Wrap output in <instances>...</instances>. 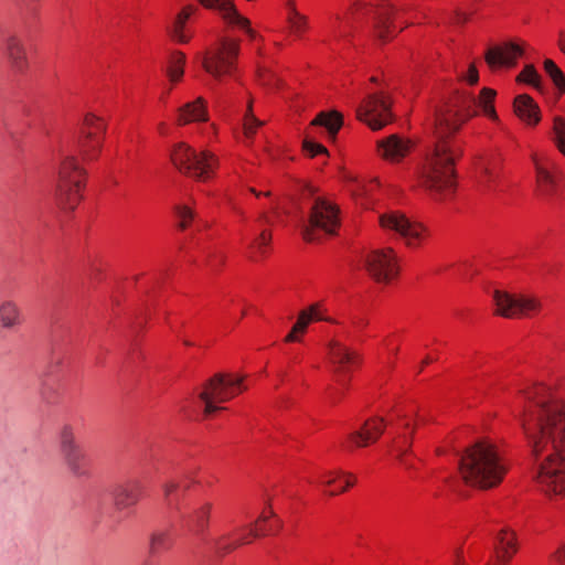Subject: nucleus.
I'll use <instances>...</instances> for the list:
<instances>
[{
  "label": "nucleus",
  "instance_id": "nucleus-60",
  "mask_svg": "<svg viewBox=\"0 0 565 565\" xmlns=\"http://www.w3.org/2000/svg\"><path fill=\"white\" fill-rule=\"evenodd\" d=\"M454 565H469V563L463 557H457Z\"/></svg>",
  "mask_w": 565,
  "mask_h": 565
},
{
  "label": "nucleus",
  "instance_id": "nucleus-15",
  "mask_svg": "<svg viewBox=\"0 0 565 565\" xmlns=\"http://www.w3.org/2000/svg\"><path fill=\"white\" fill-rule=\"evenodd\" d=\"M391 106V97L386 93L373 94L361 103L356 110V116L371 129L377 130L392 121Z\"/></svg>",
  "mask_w": 565,
  "mask_h": 565
},
{
  "label": "nucleus",
  "instance_id": "nucleus-28",
  "mask_svg": "<svg viewBox=\"0 0 565 565\" xmlns=\"http://www.w3.org/2000/svg\"><path fill=\"white\" fill-rule=\"evenodd\" d=\"M342 124L343 120L340 113L334 110L321 111L315 117L308 128L316 134L318 129L323 128L326 138L333 141Z\"/></svg>",
  "mask_w": 565,
  "mask_h": 565
},
{
  "label": "nucleus",
  "instance_id": "nucleus-26",
  "mask_svg": "<svg viewBox=\"0 0 565 565\" xmlns=\"http://www.w3.org/2000/svg\"><path fill=\"white\" fill-rule=\"evenodd\" d=\"M207 120V102L201 96L183 104L177 110L175 124L178 126H185L193 122H204Z\"/></svg>",
  "mask_w": 565,
  "mask_h": 565
},
{
  "label": "nucleus",
  "instance_id": "nucleus-12",
  "mask_svg": "<svg viewBox=\"0 0 565 565\" xmlns=\"http://www.w3.org/2000/svg\"><path fill=\"white\" fill-rule=\"evenodd\" d=\"M494 313L508 319L532 318L542 311L541 299L527 292H510L497 289L493 292Z\"/></svg>",
  "mask_w": 565,
  "mask_h": 565
},
{
  "label": "nucleus",
  "instance_id": "nucleus-47",
  "mask_svg": "<svg viewBox=\"0 0 565 565\" xmlns=\"http://www.w3.org/2000/svg\"><path fill=\"white\" fill-rule=\"evenodd\" d=\"M62 443L63 451L65 452L71 465H74L75 459L83 457L82 450L73 446V436L70 431L64 433Z\"/></svg>",
  "mask_w": 565,
  "mask_h": 565
},
{
  "label": "nucleus",
  "instance_id": "nucleus-11",
  "mask_svg": "<svg viewBox=\"0 0 565 565\" xmlns=\"http://www.w3.org/2000/svg\"><path fill=\"white\" fill-rule=\"evenodd\" d=\"M364 268L377 284L388 286L397 281L402 271V258L391 246L370 249L364 255Z\"/></svg>",
  "mask_w": 565,
  "mask_h": 565
},
{
  "label": "nucleus",
  "instance_id": "nucleus-35",
  "mask_svg": "<svg viewBox=\"0 0 565 565\" xmlns=\"http://www.w3.org/2000/svg\"><path fill=\"white\" fill-rule=\"evenodd\" d=\"M271 250V232L263 230L257 237L249 244V257L254 260H259L269 255Z\"/></svg>",
  "mask_w": 565,
  "mask_h": 565
},
{
  "label": "nucleus",
  "instance_id": "nucleus-6",
  "mask_svg": "<svg viewBox=\"0 0 565 565\" xmlns=\"http://www.w3.org/2000/svg\"><path fill=\"white\" fill-rule=\"evenodd\" d=\"M381 230L403 241L406 247L417 249L424 246L430 230L424 223L411 218L399 210H388L379 216Z\"/></svg>",
  "mask_w": 565,
  "mask_h": 565
},
{
  "label": "nucleus",
  "instance_id": "nucleus-52",
  "mask_svg": "<svg viewBox=\"0 0 565 565\" xmlns=\"http://www.w3.org/2000/svg\"><path fill=\"white\" fill-rule=\"evenodd\" d=\"M550 565H565V541L550 555Z\"/></svg>",
  "mask_w": 565,
  "mask_h": 565
},
{
  "label": "nucleus",
  "instance_id": "nucleus-17",
  "mask_svg": "<svg viewBox=\"0 0 565 565\" xmlns=\"http://www.w3.org/2000/svg\"><path fill=\"white\" fill-rule=\"evenodd\" d=\"M282 526L280 518L276 514L270 503L263 509L257 520L243 529L235 539L233 547L250 544L258 537L275 535Z\"/></svg>",
  "mask_w": 565,
  "mask_h": 565
},
{
  "label": "nucleus",
  "instance_id": "nucleus-45",
  "mask_svg": "<svg viewBox=\"0 0 565 565\" xmlns=\"http://www.w3.org/2000/svg\"><path fill=\"white\" fill-rule=\"evenodd\" d=\"M175 216L178 220V225L180 228L185 230L188 228L194 217H195V211L193 204L190 203H179L175 206Z\"/></svg>",
  "mask_w": 565,
  "mask_h": 565
},
{
  "label": "nucleus",
  "instance_id": "nucleus-57",
  "mask_svg": "<svg viewBox=\"0 0 565 565\" xmlns=\"http://www.w3.org/2000/svg\"><path fill=\"white\" fill-rule=\"evenodd\" d=\"M163 535H154L152 539V548H158L161 544H163Z\"/></svg>",
  "mask_w": 565,
  "mask_h": 565
},
{
  "label": "nucleus",
  "instance_id": "nucleus-8",
  "mask_svg": "<svg viewBox=\"0 0 565 565\" xmlns=\"http://www.w3.org/2000/svg\"><path fill=\"white\" fill-rule=\"evenodd\" d=\"M239 50L238 40L223 38L204 53H198L195 57L202 60V67L209 75L215 79H223L235 75Z\"/></svg>",
  "mask_w": 565,
  "mask_h": 565
},
{
  "label": "nucleus",
  "instance_id": "nucleus-48",
  "mask_svg": "<svg viewBox=\"0 0 565 565\" xmlns=\"http://www.w3.org/2000/svg\"><path fill=\"white\" fill-rule=\"evenodd\" d=\"M500 177V170L495 164H487L480 174V182L486 188H491Z\"/></svg>",
  "mask_w": 565,
  "mask_h": 565
},
{
  "label": "nucleus",
  "instance_id": "nucleus-13",
  "mask_svg": "<svg viewBox=\"0 0 565 565\" xmlns=\"http://www.w3.org/2000/svg\"><path fill=\"white\" fill-rule=\"evenodd\" d=\"M339 226V207L327 199H317L311 207L309 223L303 231V239L316 242L321 235L334 234Z\"/></svg>",
  "mask_w": 565,
  "mask_h": 565
},
{
  "label": "nucleus",
  "instance_id": "nucleus-34",
  "mask_svg": "<svg viewBox=\"0 0 565 565\" xmlns=\"http://www.w3.org/2000/svg\"><path fill=\"white\" fill-rule=\"evenodd\" d=\"M103 139L79 135L78 152L84 161L96 160L104 147Z\"/></svg>",
  "mask_w": 565,
  "mask_h": 565
},
{
  "label": "nucleus",
  "instance_id": "nucleus-23",
  "mask_svg": "<svg viewBox=\"0 0 565 565\" xmlns=\"http://www.w3.org/2000/svg\"><path fill=\"white\" fill-rule=\"evenodd\" d=\"M218 167V157L211 150L204 149L195 152L186 175L200 182H207L215 178Z\"/></svg>",
  "mask_w": 565,
  "mask_h": 565
},
{
  "label": "nucleus",
  "instance_id": "nucleus-3",
  "mask_svg": "<svg viewBox=\"0 0 565 565\" xmlns=\"http://www.w3.org/2000/svg\"><path fill=\"white\" fill-rule=\"evenodd\" d=\"M509 461L499 443L480 437L465 448L459 460V475L463 482L479 490L499 487L509 472Z\"/></svg>",
  "mask_w": 565,
  "mask_h": 565
},
{
  "label": "nucleus",
  "instance_id": "nucleus-4",
  "mask_svg": "<svg viewBox=\"0 0 565 565\" xmlns=\"http://www.w3.org/2000/svg\"><path fill=\"white\" fill-rule=\"evenodd\" d=\"M407 12V8L396 9L390 0H381L376 4L358 0L347 13L344 24L350 25L363 15L373 14L375 34L385 42L393 39L404 28V22L401 19Z\"/></svg>",
  "mask_w": 565,
  "mask_h": 565
},
{
  "label": "nucleus",
  "instance_id": "nucleus-56",
  "mask_svg": "<svg viewBox=\"0 0 565 565\" xmlns=\"http://www.w3.org/2000/svg\"><path fill=\"white\" fill-rule=\"evenodd\" d=\"M557 46L559 51L565 55V30L558 32Z\"/></svg>",
  "mask_w": 565,
  "mask_h": 565
},
{
  "label": "nucleus",
  "instance_id": "nucleus-25",
  "mask_svg": "<svg viewBox=\"0 0 565 565\" xmlns=\"http://www.w3.org/2000/svg\"><path fill=\"white\" fill-rule=\"evenodd\" d=\"M198 8L194 4L184 6L174 17L169 29L171 40L179 44H188L194 38V31L189 26V20L195 14Z\"/></svg>",
  "mask_w": 565,
  "mask_h": 565
},
{
  "label": "nucleus",
  "instance_id": "nucleus-63",
  "mask_svg": "<svg viewBox=\"0 0 565 565\" xmlns=\"http://www.w3.org/2000/svg\"><path fill=\"white\" fill-rule=\"evenodd\" d=\"M209 129H211V131L213 132L214 136L217 134V127L215 124H211L209 126Z\"/></svg>",
  "mask_w": 565,
  "mask_h": 565
},
{
  "label": "nucleus",
  "instance_id": "nucleus-2",
  "mask_svg": "<svg viewBox=\"0 0 565 565\" xmlns=\"http://www.w3.org/2000/svg\"><path fill=\"white\" fill-rule=\"evenodd\" d=\"M471 96H462L456 105L440 109L436 116L437 142L431 153L418 168V186L439 201L451 198L457 189L456 160L457 149L449 139L478 111L470 105Z\"/></svg>",
  "mask_w": 565,
  "mask_h": 565
},
{
  "label": "nucleus",
  "instance_id": "nucleus-32",
  "mask_svg": "<svg viewBox=\"0 0 565 565\" xmlns=\"http://www.w3.org/2000/svg\"><path fill=\"white\" fill-rule=\"evenodd\" d=\"M186 55L180 50H172L168 55L166 74L172 85L182 82L185 71Z\"/></svg>",
  "mask_w": 565,
  "mask_h": 565
},
{
  "label": "nucleus",
  "instance_id": "nucleus-10",
  "mask_svg": "<svg viewBox=\"0 0 565 565\" xmlns=\"http://www.w3.org/2000/svg\"><path fill=\"white\" fill-rule=\"evenodd\" d=\"M535 174V193L547 201L562 194V171L553 154L545 151H533L530 156Z\"/></svg>",
  "mask_w": 565,
  "mask_h": 565
},
{
  "label": "nucleus",
  "instance_id": "nucleus-62",
  "mask_svg": "<svg viewBox=\"0 0 565 565\" xmlns=\"http://www.w3.org/2000/svg\"><path fill=\"white\" fill-rule=\"evenodd\" d=\"M174 488H175L174 484H168L166 488L167 495H169L173 491Z\"/></svg>",
  "mask_w": 565,
  "mask_h": 565
},
{
  "label": "nucleus",
  "instance_id": "nucleus-58",
  "mask_svg": "<svg viewBox=\"0 0 565 565\" xmlns=\"http://www.w3.org/2000/svg\"><path fill=\"white\" fill-rule=\"evenodd\" d=\"M262 218L267 222L268 224L273 223L274 222V218H275V212L273 211L271 213H264L262 215Z\"/></svg>",
  "mask_w": 565,
  "mask_h": 565
},
{
  "label": "nucleus",
  "instance_id": "nucleus-30",
  "mask_svg": "<svg viewBox=\"0 0 565 565\" xmlns=\"http://www.w3.org/2000/svg\"><path fill=\"white\" fill-rule=\"evenodd\" d=\"M195 150L186 142L180 141L173 145L170 151V160L172 164L183 174H186L191 168Z\"/></svg>",
  "mask_w": 565,
  "mask_h": 565
},
{
  "label": "nucleus",
  "instance_id": "nucleus-5",
  "mask_svg": "<svg viewBox=\"0 0 565 565\" xmlns=\"http://www.w3.org/2000/svg\"><path fill=\"white\" fill-rule=\"evenodd\" d=\"M87 173L75 156H66L60 163L55 201L64 212L74 211L84 198Z\"/></svg>",
  "mask_w": 565,
  "mask_h": 565
},
{
  "label": "nucleus",
  "instance_id": "nucleus-22",
  "mask_svg": "<svg viewBox=\"0 0 565 565\" xmlns=\"http://www.w3.org/2000/svg\"><path fill=\"white\" fill-rule=\"evenodd\" d=\"M514 116L526 127L533 129L540 125L543 115L540 105L529 94H519L513 98Z\"/></svg>",
  "mask_w": 565,
  "mask_h": 565
},
{
  "label": "nucleus",
  "instance_id": "nucleus-43",
  "mask_svg": "<svg viewBox=\"0 0 565 565\" xmlns=\"http://www.w3.org/2000/svg\"><path fill=\"white\" fill-rule=\"evenodd\" d=\"M211 511V503H203L202 505H200L191 515V519L189 521L191 526H193V529L198 532L203 531L207 526Z\"/></svg>",
  "mask_w": 565,
  "mask_h": 565
},
{
  "label": "nucleus",
  "instance_id": "nucleus-36",
  "mask_svg": "<svg viewBox=\"0 0 565 565\" xmlns=\"http://www.w3.org/2000/svg\"><path fill=\"white\" fill-rule=\"evenodd\" d=\"M316 132L307 128L302 140V152L308 158H328V149L320 142L315 140Z\"/></svg>",
  "mask_w": 565,
  "mask_h": 565
},
{
  "label": "nucleus",
  "instance_id": "nucleus-29",
  "mask_svg": "<svg viewBox=\"0 0 565 565\" xmlns=\"http://www.w3.org/2000/svg\"><path fill=\"white\" fill-rule=\"evenodd\" d=\"M221 18L232 30L244 32L250 40L257 38V32L250 26L249 19L241 14L235 4L225 9V11L221 13Z\"/></svg>",
  "mask_w": 565,
  "mask_h": 565
},
{
  "label": "nucleus",
  "instance_id": "nucleus-40",
  "mask_svg": "<svg viewBox=\"0 0 565 565\" xmlns=\"http://www.w3.org/2000/svg\"><path fill=\"white\" fill-rule=\"evenodd\" d=\"M264 125V121L257 119L253 114V100L249 99L247 110L244 116L243 129L245 142L252 140L257 129Z\"/></svg>",
  "mask_w": 565,
  "mask_h": 565
},
{
  "label": "nucleus",
  "instance_id": "nucleus-21",
  "mask_svg": "<svg viewBox=\"0 0 565 565\" xmlns=\"http://www.w3.org/2000/svg\"><path fill=\"white\" fill-rule=\"evenodd\" d=\"M387 423L382 417H371L364 422L359 430L347 437L348 448H362L374 444L383 434Z\"/></svg>",
  "mask_w": 565,
  "mask_h": 565
},
{
  "label": "nucleus",
  "instance_id": "nucleus-33",
  "mask_svg": "<svg viewBox=\"0 0 565 565\" xmlns=\"http://www.w3.org/2000/svg\"><path fill=\"white\" fill-rule=\"evenodd\" d=\"M107 122L103 116L88 111L84 115L81 135L95 137L105 140Z\"/></svg>",
  "mask_w": 565,
  "mask_h": 565
},
{
  "label": "nucleus",
  "instance_id": "nucleus-37",
  "mask_svg": "<svg viewBox=\"0 0 565 565\" xmlns=\"http://www.w3.org/2000/svg\"><path fill=\"white\" fill-rule=\"evenodd\" d=\"M140 498V488L138 484H126L116 492L115 501L118 507L125 508L131 505Z\"/></svg>",
  "mask_w": 565,
  "mask_h": 565
},
{
  "label": "nucleus",
  "instance_id": "nucleus-38",
  "mask_svg": "<svg viewBox=\"0 0 565 565\" xmlns=\"http://www.w3.org/2000/svg\"><path fill=\"white\" fill-rule=\"evenodd\" d=\"M544 72L548 75L554 86L557 88L559 94H565V74L557 66V64L551 60L546 58L543 62Z\"/></svg>",
  "mask_w": 565,
  "mask_h": 565
},
{
  "label": "nucleus",
  "instance_id": "nucleus-42",
  "mask_svg": "<svg viewBox=\"0 0 565 565\" xmlns=\"http://www.w3.org/2000/svg\"><path fill=\"white\" fill-rule=\"evenodd\" d=\"M257 81L262 86L268 89H278L282 84L278 75L270 67L265 65L257 67Z\"/></svg>",
  "mask_w": 565,
  "mask_h": 565
},
{
  "label": "nucleus",
  "instance_id": "nucleus-51",
  "mask_svg": "<svg viewBox=\"0 0 565 565\" xmlns=\"http://www.w3.org/2000/svg\"><path fill=\"white\" fill-rule=\"evenodd\" d=\"M461 79L469 85H475L478 83L479 71L473 62L470 63L468 68L461 74Z\"/></svg>",
  "mask_w": 565,
  "mask_h": 565
},
{
  "label": "nucleus",
  "instance_id": "nucleus-7",
  "mask_svg": "<svg viewBox=\"0 0 565 565\" xmlns=\"http://www.w3.org/2000/svg\"><path fill=\"white\" fill-rule=\"evenodd\" d=\"M247 388L245 376L238 373L216 374L202 386L199 398L204 405V416L223 409L218 404L239 395Z\"/></svg>",
  "mask_w": 565,
  "mask_h": 565
},
{
  "label": "nucleus",
  "instance_id": "nucleus-24",
  "mask_svg": "<svg viewBox=\"0 0 565 565\" xmlns=\"http://www.w3.org/2000/svg\"><path fill=\"white\" fill-rule=\"evenodd\" d=\"M519 541L516 532L510 526L501 527L494 540V557L500 565H507L516 555Z\"/></svg>",
  "mask_w": 565,
  "mask_h": 565
},
{
  "label": "nucleus",
  "instance_id": "nucleus-1",
  "mask_svg": "<svg viewBox=\"0 0 565 565\" xmlns=\"http://www.w3.org/2000/svg\"><path fill=\"white\" fill-rule=\"evenodd\" d=\"M527 409L520 417L532 452L541 456L552 447L554 452L537 466L535 480L548 497L565 495V402L544 383H531L520 390Z\"/></svg>",
  "mask_w": 565,
  "mask_h": 565
},
{
  "label": "nucleus",
  "instance_id": "nucleus-59",
  "mask_svg": "<svg viewBox=\"0 0 565 565\" xmlns=\"http://www.w3.org/2000/svg\"><path fill=\"white\" fill-rule=\"evenodd\" d=\"M433 359L430 356H426L423 361H422V366H420V371L424 369V366L428 365L429 363H431Z\"/></svg>",
  "mask_w": 565,
  "mask_h": 565
},
{
  "label": "nucleus",
  "instance_id": "nucleus-50",
  "mask_svg": "<svg viewBox=\"0 0 565 565\" xmlns=\"http://www.w3.org/2000/svg\"><path fill=\"white\" fill-rule=\"evenodd\" d=\"M199 2L204 8L218 10L220 14L234 4V0H199Z\"/></svg>",
  "mask_w": 565,
  "mask_h": 565
},
{
  "label": "nucleus",
  "instance_id": "nucleus-44",
  "mask_svg": "<svg viewBox=\"0 0 565 565\" xmlns=\"http://www.w3.org/2000/svg\"><path fill=\"white\" fill-rule=\"evenodd\" d=\"M516 82L531 85L537 90L542 89V76L532 64H527L522 68L516 76Z\"/></svg>",
  "mask_w": 565,
  "mask_h": 565
},
{
  "label": "nucleus",
  "instance_id": "nucleus-41",
  "mask_svg": "<svg viewBox=\"0 0 565 565\" xmlns=\"http://www.w3.org/2000/svg\"><path fill=\"white\" fill-rule=\"evenodd\" d=\"M0 322L3 327H13L21 322L18 307L12 301H4L0 306Z\"/></svg>",
  "mask_w": 565,
  "mask_h": 565
},
{
  "label": "nucleus",
  "instance_id": "nucleus-53",
  "mask_svg": "<svg viewBox=\"0 0 565 565\" xmlns=\"http://www.w3.org/2000/svg\"><path fill=\"white\" fill-rule=\"evenodd\" d=\"M248 191L254 194L257 199H262V198H267L269 199L270 201V205L274 209H276V202L275 200L271 198L273 194H271V191L268 190V189H265V190H262V189H257L256 186H249L248 188Z\"/></svg>",
  "mask_w": 565,
  "mask_h": 565
},
{
  "label": "nucleus",
  "instance_id": "nucleus-55",
  "mask_svg": "<svg viewBox=\"0 0 565 565\" xmlns=\"http://www.w3.org/2000/svg\"><path fill=\"white\" fill-rule=\"evenodd\" d=\"M342 179L347 183H352V184H356V185H360V183H361V180L356 175H354L353 173L348 172V171H344L342 173Z\"/></svg>",
  "mask_w": 565,
  "mask_h": 565
},
{
  "label": "nucleus",
  "instance_id": "nucleus-9",
  "mask_svg": "<svg viewBox=\"0 0 565 565\" xmlns=\"http://www.w3.org/2000/svg\"><path fill=\"white\" fill-rule=\"evenodd\" d=\"M387 423L395 434L390 452L404 465H408L412 436L419 423L415 406L395 407L388 415Z\"/></svg>",
  "mask_w": 565,
  "mask_h": 565
},
{
  "label": "nucleus",
  "instance_id": "nucleus-18",
  "mask_svg": "<svg viewBox=\"0 0 565 565\" xmlns=\"http://www.w3.org/2000/svg\"><path fill=\"white\" fill-rule=\"evenodd\" d=\"M526 43L523 40L508 41L487 50L484 61L491 70L511 68L523 56Z\"/></svg>",
  "mask_w": 565,
  "mask_h": 565
},
{
  "label": "nucleus",
  "instance_id": "nucleus-19",
  "mask_svg": "<svg viewBox=\"0 0 565 565\" xmlns=\"http://www.w3.org/2000/svg\"><path fill=\"white\" fill-rule=\"evenodd\" d=\"M415 141L406 136L393 134L376 141L377 157L390 163H399L415 149Z\"/></svg>",
  "mask_w": 565,
  "mask_h": 565
},
{
  "label": "nucleus",
  "instance_id": "nucleus-54",
  "mask_svg": "<svg viewBox=\"0 0 565 565\" xmlns=\"http://www.w3.org/2000/svg\"><path fill=\"white\" fill-rule=\"evenodd\" d=\"M284 8L286 12V18L296 15L300 12L298 10V4L296 0H285Z\"/></svg>",
  "mask_w": 565,
  "mask_h": 565
},
{
  "label": "nucleus",
  "instance_id": "nucleus-27",
  "mask_svg": "<svg viewBox=\"0 0 565 565\" xmlns=\"http://www.w3.org/2000/svg\"><path fill=\"white\" fill-rule=\"evenodd\" d=\"M3 52L14 71L24 72L28 68V53L19 36H8L4 41Z\"/></svg>",
  "mask_w": 565,
  "mask_h": 565
},
{
  "label": "nucleus",
  "instance_id": "nucleus-14",
  "mask_svg": "<svg viewBox=\"0 0 565 565\" xmlns=\"http://www.w3.org/2000/svg\"><path fill=\"white\" fill-rule=\"evenodd\" d=\"M326 360L334 380L344 384L353 370L359 365V354L338 339L327 344Z\"/></svg>",
  "mask_w": 565,
  "mask_h": 565
},
{
  "label": "nucleus",
  "instance_id": "nucleus-61",
  "mask_svg": "<svg viewBox=\"0 0 565 565\" xmlns=\"http://www.w3.org/2000/svg\"><path fill=\"white\" fill-rule=\"evenodd\" d=\"M158 129H159V132L161 135H164L166 134V129H167V125L166 124H160Z\"/></svg>",
  "mask_w": 565,
  "mask_h": 565
},
{
  "label": "nucleus",
  "instance_id": "nucleus-39",
  "mask_svg": "<svg viewBox=\"0 0 565 565\" xmlns=\"http://www.w3.org/2000/svg\"><path fill=\"white\" fill-rule=\"evenodd\" d=\"M552 141L565 158V118L555 116L552 121Z\"/></svg>",
  "mask_w": 565,
  "mask_h": 565
},
{
  "label": "nucleus",
  "instance_id": "nucleus-16",
  "mask_svg": "<svg viewBox=\"0 0 565 565\" xmlns=\"http://www.w3.org/2000/svg\"><path fill=\"white\" fill-rule=\"evenodd\" d=\"M308 483L321 488L329 497L347 492L356 483L353 473L339 468H320L312 472Z\"/></svg>",
  "mask_w": 565,
  "mask_h": 565
},
{
  "label": "nucleus",
  "instance_id": "nucleus-49",
  "mask_svg": "<svg viewBox=\"0 0 565 565\" xmlns=\"http://www.w3.org/2000/svg\"><path fill=\"white\" fill-rule=\"evenodd\" d=\"M383 350L388 358L395 356L399 350V341L396 334L387 335L382 342Z\"/></svg>",
  "mask_w": 565,
  "mask_h": 565
},
{
  "label": "nucleus",
  "instance_id": "nucleus-46",
  "mask_svg": "<svg viewBox=\"0 0 565 565\" xmlns=\"http://www.w3.org/2000/svg\"><path fill=\"white\" fill-rule=\"evenodd\" d=\"M286 21L290 32L296 36H302L309 29V19L301 12L286 18Z\"/></svg>",
  "mask_w": 565,
  "mask_h": 565
},
{
  "label": "nucleus",
  "instance_id": "nucleus-31",
  "mask_svg": "<svg viewBox=\"0 0 565 565\" xmlns=\"http://www.w3.org/2000/svg\"><path fill=\"white\" fill-rule=\"evenodd\" d=\"M497 92L490 87H483L479 95L473 98L475 106L479 108L480 114L492 122H499L500 118L494 107Z\"/></svg>",
  "mask_w": 565,
  "mask_h": 565
},
{
  "label": "nucleus",
  "instance_id": "nucleus-20",
  "mask_svg": "<svg viewBox=\"0 0 565 565\" xmlns=\"http://www.w3.org/2000/svg\"><path fill=\"white\" fill-rule=\"evenodd\" d=\"M327 308L323 302H317L302 310L289 333L285 337L286 343L300 342L307 332L310 323L316 321H328Z\"/></svg>",
  "mask_w": 565,
  "mask_h": 565
}]
</instances>
